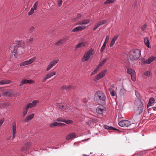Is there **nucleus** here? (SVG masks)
Returning a JSON list of instances; mask_svg holds the SVG:
<instances>
[{"instance_id": "7c9ffc66", "label": "nucleus", "mask_w": 156, "mask_h": 156, "mask_svg": "<svg viewBox=\"0 0 156 156\" xmlns=\"http://www.w3.org/2000/svg\"><path fill=\"white\" fill-rule=\"evenodd\" d=\"M108 60L107 58H106L104 60H103L98 65V67H99V68L101 67L102 65H103Z\"/></svg>"}, {"instance_id": "5fc2aeb1", "label": "nucleus", "mask_w": 156, "mask_h": 156, "mask_svg": "<svg viewBox=\"0 0 156 156\" xmlns=\"http://www.w3.org/2000/svg\"><path fill=\"white\" fill-rule=\"evenodd\" d=\"M108 39H109L108 36L107 35L105 41L108 42Z\"/></svg>"}, {"instance_id": "603ef678", "label": "nucleus", "mask_w": 156, "mask_h": 156, "mask_svg": "<svg viewBox=\"0 0 156 156\" xmlns=\"http://www.w3.org/2000/svg\"><path fill=\"white\" fill-rule=\"evenodd\" d=\"M92 122V121L91 120H89L87 122V125H89V126L91 124Z\"/></svg>"}, {"instance_id": "423d86ee", "label": "nucleus", "mask_w": 156, "mask_h": 156, "mask_svg": "<svg viewBox=\"0 0 156 156\" xmlns=\"http://www.w3.org/2000/svg\"><path fill=\"white\" fill-rule=\"evenodd\" d=\"M134 124H131L130 122L128 120H123L120 121L119 123V126L122 127H127L131 126Z\"/></svg>"}, {"instance_id": "dca6fc26", "label": "nucleus", "mask_w": 156, "mask_h": 156, "mask_svg": "<svg viewBox=\"0 0 156 156\" xmlns=\"http://www.w3.org/2000/svg\"><path fill=\"white\" fill-rule=\"evenodd\" d=\"M12 139H13L15 137V135L16 133V124L15 123L14 124H12Z\"/></svg>"}, {"instance_id": "c03bdc74", "label": "nucleus", "mask_w": 156, "mask_h": 156, "mask_svg": "<svg viewBox=\"0 0 156 156\" xmlns=\"http://www.w3.org/2000/svg\"><path fill=\"white\" fill-rule=\"evenodd\" d=\"M62 0H58V5L59 7H60L62 5Z\"/></svg>"}, {"instance_id": "2eb2a0df", "label": "nucleus", "mask_w": 156, "mask_h": 156, "mask_svg": "<svg viewBox=\"0 0 156 156\" xmlns=\"http://www.w3.org/2000/svg\"><path fill=\"white\" fill-rule=\"evenodd\" d=\"M86 27V26H78L73 28L72 30V31L73 32H78L80 31H81L85 29Z\"/></svg>"}, {"instance_id": "0eeeda50", "label": "nucleus", "mask_w": 156, "mask_h": 156, "mask_svg": "<svg viewBox=\"0 0 156 156\" xmlns=\"http://www.w3.org/2000/svg\"><path fill=\"white\" fill-rule=\"evenodd\" d=\"M127 72L131 75V79L133 81L136 80V73L135 71L132 69L128 68L127 69Z\"/></svg>"}, {"instance_id": "4468645a", "label": "nucleus", "mask_w": 156, "mask_h": 156, "mask_svg": "<svg viewBox=\"0 0 156 156\" xmlns=\"http://www.w3.org/2000/svg\"><path fill=\"white\" fill-rule=\"evenodd\" d=\"M34 83L33 80H27L23 79L21 81L20 83V86H22L23 85L26 83Z\"/></svg>"}, {"instance_id": "680f3d73", "label": "nucleus", "mask_w": 156, "mask_h": 156, "mask_svg": "<svg viewBox=\"0 0 156 156\" xmlns=\"http://www.w3.org/2000/svg\"><path fill=\"white\" fill-rule=\"evenodd\" d=\"M135 125V123H134V124L132 125L131 126H131V127L130 128V129H133L134 128L135 126H134V125Z\"/></svg>"}, {"instance_id": "ea45409f", "label": "nucleus", "mask_w": 156, "mask_h": 156, "mask_svg": "<svg viewBox=\"0 0 156 156\" xmlns=\"http://www.w3.org/2000/svg\"><path fill=\"white\" fill-rule=\"evenodd\" d=\"M35 28L33 26L31 27L29 29V32L30 33H33L34 31Z\"/></svg>"}, {"instance_id": "13d9d810", "label": "nucleus", "mask_w": 156, "mask_h": 156, "mask_svg": "<svg viewBox=\"0 0 156 156\" xmlns=\"http://www.w3.org/2000/svg\"><path fill=\"white\" fill-rule=\"evenodd\" d=\"M34 39L33 38H30L28 41L29 43H31L33 41Z\"/></svg>"}, {"instance_id": "864d4df0", "label": "nucleus", "mask_w": 156, "mask_h": 156, "mask_svg": "<svg viewBox=\"0 0 156 156\" xmlns=\"http://www.w3.org/2000/svg\"><path fill=\"white\" fill-rule=\"evenodd\" d=\"M141 61L144 63H146V62L147 61V60H146L144 58H142L141 59Z\"/></svg>"}, {"instance_id": "6e6d98bb", "label": "nucleus", "mask_w": 156, "mask_h": 156, "mask_svg": "<svg viewBox=\"0 0 156 156\" xmlns=\"http://www.w3.org/2000/svg\"><path fill=\"white\" fill-rule=\"evenodd\" d=\"M146 25H144L143 26V27H142V30H145V29H146Z\"/></svg>"}, {"instance_id": "49530a36", "label": "nucleus", "mask_w": 156, "mask_h": 156, "mask_svg": "<svg viewBox=\"0 0 156 156\" xmlns=\"http://www.w3.org/2000/svg\"><path fill=\"white\" fill-rule=\"evenodd\" d=\"M38 102V101H37V100H34L32 102V104L34 105V107L35 106L36 104Z\"/></svg>"}, {"instance_id": "6ab92c4d", "label": "nucleus", "mask_w": 156, "mask_h": 156, "mask_svg": "<svg viewBox=\"0 0 156 156\" xmlns=\"http://www.w3.org/2000/svg\"><path fill=\"white\" fill-rule=\"evenodd\" d=\"M155 99L153 98H150L149 100V102L147 105V108L151 106L153 104L155 103Z\"/></svg>"}, {"instance_id": "e2e57ef3", "label": "nucleus", "mask_w": 156, "mask_h": 156, "mask_svg": "<svg viewBox=\"0 0 156 156\" xmlns=\"http://www.w3.org/2000/svg\"><path fill=\"white\" fill-rule=\"evenodd\" d=\"M107 42H106L105 41H104V44H103V45L102 46H105L106 47V45L107 44Z\"/></svg>"}, {"instance_id": "4c0bfd02", "label": "nucleus", "mask_w": 156, "mask_h": 156, "mask_svg": "<svg viewBox=\"0 0 156 156\" xmlns=\"http://www.w3.org/2000/svg\"><path fill=\"white\" fill-rule=\"evenodd\" d=\"M38 1L35 2L33 6V8L35 10H36L37 9V5L38 4Z\"/></svg>"}, {"instance_id": "de8ad7c7", "label": "nucleus", "mask_w": 156, "mask_h": 156, "mask_svg": "<svg viewBox=\"0 0 156 156\" xmlns=\"http://www.w3.org/2000/svg\"><path fill=\"white\" fill-rule=\"evenodd\" d=\"M58 126H63L65 125V124L62 123L58 122Z\"/></svg>"}, {"instance_id": "5701e85b", "label": "nucleus", "mask_w": 156, "mask_h": 156, "mask_svg": "<svg viewBox=\"0 0 156 156\" xmlns=\"http://www.w3.org/2000/svg\"><path fill=\"white\" fill-rule=\"evenodd\" d=\"M144 42L145 45L148 48H151L150 42L149 41V38L147 37L144 38Z\"/></svg>"}, {"instance_id": "3c124183", "label": "nucleus", "mask_w": 156, "mask_h": 156, "mask_svg": "<svg viewBox=\"0 0 156 156\" xmlns=\"http://www.w3.org/2000/svg\"><path fill=\"white\" fill-rule=\"evenodd\" d=\"M119 37V36H115L112 39V40H114V41H115L118 39V37Z\"/></svg>"}, {"instance_id": "c756f323", "label": "nucleus", "mask_w": 156, "mask_h": 156, "mask_svg": "<svg viewBox=\"0 0 156 156\" xmlns=\"http://www.w3.org/2000/svg\"><path fill=\"white\" fill-rule=\"evenodd\" d=\"M27 109L28 108L25 106L23 108V117H24L27 114Z\"/></svg>"}, {"instance_id": "a18cd8bd", "label": "nucleus", "mask_w": 156, "mask_h": 156, "mask_svg": "<svg viewBox=\"0 0 156 156\" xmlns=\"http://www.w3.org/2000/svg\"><path fill=\"white\" fill-rule=\"evenodd\" d=\"M115 41H114V40H112L111 43L110 44V47H112L114 44L115 43Z\"/></svg>"}, {"instance_id": "9d476101", "label": "nucleus", "mask_w": 156, "mask_h": 156, "mask_svg": "<svg viewBox=\"0 0 156 156\" xmlns=\"http://www.w3.org/2000/svg\"><path fill=\"white\" fill-rule=\"evenodd\" d=\"M68 37H66L59 40L55 43V45L57 46H61L63 44L66 42L68 40Z\"/></svg>"}, {"instance_id": "09e8293b", "label": "nucleus", "mask_w": 156, "mask_h": 156, "mask_svg": "<svg viewBox=\"0 0 156 156\" xmlns=\"http://www.w3.org/2000/svg\"><path fill=\"white\" fill-rule=\"evenodd\" d=\"M106 47L105 46H102L100 50L101 52L102 53L103 51H104L105 48Z\"/></svg>"}, {"instance_id": "473e14b6", "label": "nucleus", "mask_w": 156, "mask_h": 156, "mask_svg": "<svg viewBox=\"0 0 156 156\" xmlns=\"http://www.w3.org/2000/svg\"><path fill=\"white\" fill-rule=\"evenodd\" d=\"M49 126L50 127H54L55 126H58V122H54L53 123H51L49 124Z\"/></svg>"}, {"instance_id": "b1692460", "label": "nucleus", "mask_w": 156, "mask_h": 156, "mask_svg": "<svg viewBox=\"0 0 156 156\" xmlns=\"http://www.w3.org/2000/svg\"><path fill=\"white\" fill-rule=\"evenodd\" d=\"M11 83V81L9 80H2L0 81V85L9 84Z\"/></svg>"}, {"instance_id": "c85d7f7f", "label": "nucleus", "mask_w": 156, "mask_h": 156, "mask_svg": "<svg viewBox=\"0 0 156 156\" xmlns=\"http://www.w3.org/2000/svg\"><path fill=\"white\" fill-rule=\"evenodd\" d=\"M3 94L6 97H10L12 95V93L10 91H8L3 93Z\"/></svg>"}, {"instance_id": "412c9836", "label": "nucleus", "mask_w": 156, "mask_h": 156, "mask_svg": "<svg viewBox=\"0 0 156 156\" xmlns=\"http://www.w3.org/2000/svg\"><path fill=\"white\" fill-rule=\"evenodd\" d=\"M104 127L105 129H108L109 130H115L119 131L118 129L112 126H108L107 125H105L104 126Z\"/></svg>"}, {"instance_id": "f8f14e48", "label": "nucleus", "mask_w": 156, "mask_h": 156, "mask_svg": "<svg viewBox=\"0 0 156 156\" xmlns=\"http://www.w3.org/2000/svg\"><path fill=\"white\" fill-rule=\"evenodd\" d=\"M31 144V143L29 142H27L25 144L24 146L21 148V151H23L28 150Z\"/></svg>"}, {"instance_id": "0e129e2a", "label": "nucleus", "mask_w": 156, "mask_h": 156, "mask_svg": "<svg viewBox=\"0 0 156 156\" xmlns=\"http://www.w3.org/2000/svg\"><path fill=\"white\" fill-rule=\"evenodd\" d=\"M60 106V108H61V109H62V108L63 109L64 108V106H63V105H61Z\"/></svg>"}, {"instance_id": "79ce46f5", "label": "nucleus", "mask_w": 156, "mask_h": 156, "mask_svg": "<svg viewBox=\"0 0 156 156\" xmlns=\"http://www.w3.org/2000/svg\"><path fill=\"white\" fill-rule=\"evenodd\" d=\"M64 119L62 118H58L56 119V121L57 122H64Z\"/></svg>"}, {"instance_id": "39448f33", "label": "nucleus", "mask_w": 156, "mask_h": 156, "mask_svg": "<svg viewBox=\"0 0 156 156\" xmlns=\"http://www.w3.org/2000/svg\"><path fill=\"white\" fill-rule=\"evenodd\" d=\"M94 51L92 48H91L88 50L86 53L84 55L82 59V61L84 62L87 61L90 57V56L94 54Z\"/></svg>"}, {"instance_id": "f03ea898", "label": "nucleus", "mask_w": 156, "mask_h": 156, "mask_svg": "<svg viewBox=\"0 0 156 156\" xmlns=\"http://www.w3.org/2000/svg\"><path fill=\"white\" fill-rule=\"evenodd\" d=\"M94 99L96 102H98L99 100L104 101L106 99V96L103 92L101 91H98L95 93Z\"/></svg>"}, {"instance_id": "a19ab883", "label": "nucleus", "mask_w": 156, "mask_h": 156, "mask_svg": "<svg viewBox=\"0 0 156 156\" xmlns=\"http://www.w3.org/2000/svg\"><path fill=\"white\" fill-rule=\"evenodd\" d=\"M109 90H110L111 95L112 96H115V92L113 90L111 91V89L110 88L109 89Z\"/></svg>"}, {"instance_id": "f704fd0d", "label": "nucleus", "mask_w": 156, "mask_h": 156, "mask_svg": "<svg viewBox=\"0 0 156 156\" xmlns=\"http://www.w3.org/2000/svg\"><path fill=\"white\" fill-rule=\"evenodd\" d=\"M99 69V67H97L91 73V75H93L96 73Z\"/></svg>"}, {"instance_id": "393cba45", "label": "nucleus", "mask_w": 156, "mask_h": 156, "mask_svg": "<svg viewBox=\"0 0 156 156\" xmlns=\"http://www.w3.org/2000/svg\"><path fill=\"white\" fill-rule=\"evenodd\" d=\"M72 87L71 85H65L62 86L61 89L63 90H68L72 89Z\"/></svg>"}, {"instance_id": "1a4fd4ad", "label": "nucleus", "mask_w": 156, "mask_h": 156, "mask_svg": "<svg viewBox=\"0 0 156 156\" xmlns=\"http://www.w3.org/2000/svg\"><path fill=\"white\" fill-rule=\"evenodd\" d=\"M36 56L34 57L33 58L29 59V60L25 61L22 62L20 65V66H24L26 65H29L32 63L36 59Z\"/></svg>"}, {"instance_id": "aec40b11", "label": "nucleus", "mask_w": 156, "mask_h": 156, "mask_svg": "<svg viewBox=\"0 0 156 156\" xmlns=\"http://www.w3.org/2000/svg\"><path fill=\"white\" fill-rule=\"evenodd\" d=\"M76 136V135L75 133H71L66 136V139L68 140L73 139L75 138Z\"/></svg>"}, {"instance_id": "8fccbe9b", "label": "nucleus", "mask_w": 156, "mask_h": 156, "mask_svg": "<svg viewBox=\"0 0 156 156\" xmlns=\"http://www.w3.org/2000/svg\"><path fill=\"white\" fill-rule=\"evenodd\" d=\"M4 121V118H2L1 120H0V126L2 125L3 124Z\"/></svg>"}, {"instance_id": "052dcab7", "label": "nucleus", "mask_w": 156, "mask_h": 156, "mask_svg": "<svg viewBox=\"0 0 156 156\" xmlns=\"http://www.w3.org/2000/svg\"><path fill=\"white\" fill-rule=\"evenodd\" d=\"M135 94H136V96L138 97H139V93L136 90H135Z\"/></svg>"}, {"instance_id": "9b49d317", "label": "nucleus", "mask_w": 156, "mask_h": 156, "mask_svg": "<svg viewBox=\"0 0 156 156\" xmlns=\"http://www.w3.org/2000/svg\"><path fill=\"white\" fill-rule=\"evenodd\" d=\"M59 61V60L55 59L51 62L50 63L48 66L46 71H48L53 66L55 65Z\"/></svg>"}, {"instance_id": "2f4dec72", "label": "nucleus", "mask_w": 156, "mask_h": 156, "mask_svg": "<svg viewBox=\"0 0 156 156\" xmlns=\"http://www.w3.org/2000/svg\"><path fill=\"white\" fill-rule=\"evenodd\" d=\"M99 24L100 26L101 25H103L107 22V20H102L101 21H99L97 22Z\"/></svg>"}, {"instance_id": "774afa93", "label": "nucleus", "mask_w": 156, "mask_h": 156, "mask_svg": "<svg viewBox=\"0 0 156 156\" xmlns=\"http://www.w3.org/2000/svg\"><path fill=\"white\" fill-rule=\"evenodd\" d=\"M87 155H85V154H83V156H87Z\"/></svg>"}, {"instance_id": "a211bd4d", "label": "nucleus", "mask_w": 156, "mask_h": 156, "mask_svg": "<svg viewBox=\"0 0 156 156\" xmlns=\"http://www.w3.org/2000/svg\"><path fill=\"white\" fill-rule=\"evenodd\" d=\"M156 60V57L154 56H151L149 57L147 60V61L146 62V64H150L154 60Z\"/></svg>"}, {"instance_id": "37998d69", "label": "nucleus", "mask_w": 156, "mask_h": 156, "mask_svg": "<svg viewBox=\"0 0 156 156\" xmlns=\"http://www.w3.org/2000/svg\"><path fill=\"white\" fill-rule=\"evenodd\" d=\"M144 75L147 76H149L150 75V72L149 71H146L144 73Z\"/></svg>"}, {"instance_id": "ddd939ff", "label": "nucleus", "mask_w": 156, "mask_h": 156, "mask_svg": "<svg viewBox=\"0 0 156 156\" xmlns=\"http://www.w3.org/2000/svg\"><path fill=\"white\" fill-rule=\"evenodd\" d=\"M105 110L104 108V107L102 106H100L96 108L97 112L100 114H102L104 111Z\"/></svg>"}, {"instance_id": "338daca9", "label": "nucleus", "mask_w": 156, "mask_h": 156, "mask_svg": "<svg viewBox=\"0 0 156 156\" xmlns=\"http://www.w3.org/2000/svg\"><path fill=\"white\" fill-rule=\"evenodd\" d=\"M94 121H97V120L98 119H94Z\"/></svg>"}, {"instance_id": "e433bc0d", "label": "nucleus", "mask_w": 156, "mask_h": 156, "mask_svg": "<svg viewBox=\"0 0 156 156\" xmlns=\"http://www.w3.org/2000/svg\"><path fill=\"white\" fill-rule=\"evenodd\" d=\"M34 10L33 8H32L30 11L28 13V15L29 16L32 14L34 12Z\"/></svg>"}, {"instance_id": "58836bf2", "label": "nucleus", "mask_w": 156, "mask_h": 156, "mask_svg": "<svg viewBox=\"0 0 156 156\" xmlns=\"http://www.w3.org/2000/svg\"><path fill=\"white\" fill-rule=\"evenodd\" d=\"M99 26H100L99 24V23L97 22L95 26L93 28V30L94 31L96 30Z\"/></svg>"}, {"instance_id": "f257e3e1", "label": "nucleus", "mask_w": 156, "mask_h": 156, "mask_svg": "<svg viewBox=\"0 0 156 156\" xmlns=\"http://www.w3.org/2000/svg\"><path fill=\"white\" fill-rule=\"evenodd\" d=\"M141 55V51L135 49L130 51L129 52V57L131 61H133L137 60Z\"/></svg>"}, {"instance_id": "20e7f679", "label": "nucleus", "mask_w": 156, "mask_h": 156, "mask_svg": "<svg viewBox=\"0 0 156 156\" xmlns=\"http://www.w3.org/2000/svg\"><path fill=\"white\" fill-rule=\"evenodd\" d=\"M144 108L143 104L141 100L139 101L138 105L136 107L134 108L135 113L137 115H140L142 112Z\"/></svg>"}, {"instance_id": "cd10ccee", "label": "nucleus", "mask_w": 156, "mask_h": 156, "mask_svg": "<svg viewBox=\"0 0 156 156\" xmlns=\"http://www.w3.org/2000/svg\"><path fill=\"white\" fill-rule=\"evenodd\" d=\"M116 0H107L105 2L104 4L107 5L109 4L114 3Z\"/></svg>"}, {"instance_id": "4d7b16f0", "label": "nucleus", "mask_w": 156, "mask_h": 156, "mask_svg": "<svg viewBox=\"0 0 156 156\" xmlns=\"http://www.w3.org/2000/svg\"><path fill=\"white\" fill-rule=\"evenodd\" d=\"M82 16V15L79 14L77 15L76 18L77 19H78V18H80Z\"/></svg>"}, {"instance_id": "72a5a7b5", "label": "nucleus", "mask_w": 156, "mask_h": 156, "mask_svg": "<svg viewBox=\"0 0 156 156\" xmlns=\"http://www.w3.org/2000/svg\"><path fill=\"white\" fill-rule=\"evenodd\" d=\"M25 106L28 109L29 108H32L34 107V105L32 104V103H31L27 104Z\"/></svg>"}, {"instance_id": "6e6552de", "label": "nucleus", "mask_w": 156, "mask_h": 156, "mask_svg": "<svg viewBox=\"0 0 156 156\" xmlns=\"http://www.w3.org/2000/svg\"><path fill=\"white\" fill-rule=\"evenodd\" d=\"M106 70H105L102 71L99 74L97 75L94 78L93 80L94 81H96L102 78L105 76L106 73Z\"/></svg>"}, {"instance_id": "69168bd1", "label": "nucleus", "mask_w": 156, "mask_h": 156, "mask_svg": "<svg viewBox=\"0 0 156 156\" xmlns=\"http://www.w3.org/2000/svg\"><path fill=\"white\" fill-rule=\"evenodd\" d=\"M153 108L154 110H156V107Z\"/></svg>"}, {"instance_id": "bb28decb", "label": "nucleus", "mask_w": 156, "mask_h": 156, "mask_svg": "<svg viewBox=\"0 0 156 156\" xmlns=\"http://www.w3.org/2000/svg\"><path fill=\"white\" fill-rule=\"evenodd\" d=\"M56 74V73L55 72L53 71L49 73L45 76L48 79L52 76L53 75H55Z\"/></svg>"}, {"instance_id": "bf43d9fd", "label": "nucleus", "mask_w": 156, "mask_h": 156, "mask_svg": "<svg viewBox=\"0 0 156 156\" xmlns=\"http://www.w3.org/2000/svg\"><path fill=\"white\" fill-rule=\"evenodd\" d=\"M48 79L45 76V77L42 80V82H44L46 81Z\"/></svg>"}, {"instance_id": "7ed1b4c3", "label": "nucleus", "mask_w": 156, "mask_h": 156, "mask_svg": "<svg viewBox=\"0 0 156 156\" xmlns=\"http://www.w3.org/2000/svg\"><path fill=\"white\" fill-rule=\"evenodd\" d=\"M23 43V42L22 41H17L10 47V50L13 53H14V56L15 57H16L18 48L22 47V45Z\"/></svg>"}, {"instance_id": "4be33fe9", "label": "nucleus", "mask_w": 156, "mask_h": 156, "mask_svg": "<svg viewBox=\"0 0 156 156\" xmlns=\"http://www.w3.org/2000/svg\"><path fill=\"white\" fill-rule=\"evenodd\" d=\"M90 20L89 19H86L83 20L81 22L78 23L79 25H84L87 24L89 23L90 22Z\"/></svg>"}, {"instance_id": "f3484780", "label": "nucleus", "mask_w": 156, "mask_h": 156, "mask_svg": "<svg viewBox=\"0 0 156 156\" xmlns=\"http://www.w3.org/2000/svg\"><path fill=\"white\" fill-rule=\"evenodd\" d=\"M34 114L32 113L29 115H27L24 121L25 122H28L32 119L34 117Z\"/></svg>"}, {"instance_id": "a878e982", "label": "nucleus", "mask_w": 156, "mask_h": 156, "mask_svg": "<svg viewBox=\"0 0 156 156\" xmlns=\"http://www.w3.org/2000/svg\"><path fill=\"white\" fill-rule=\"evenodd\" d=\"M85 46V44L84 42H82L79 43L77 44L75 47L76 48H83Z\"/></svg>"}, {"instance_id": "c9c22d12", "label": "nucleus", "mask_w": 156, "mask_h": 156, "mask_svg": "<svg viewBox=\"0 0 156 156\" xmlns=\"http://www.w3.org/2000/svg\"><path fill=\"white\" fill-rule=\"evenodd\" d=\"M64 122L67 124H71L73 123V122L72 120L69 119L66 120L64 119Z\"/></svg>"}]
</instances>
